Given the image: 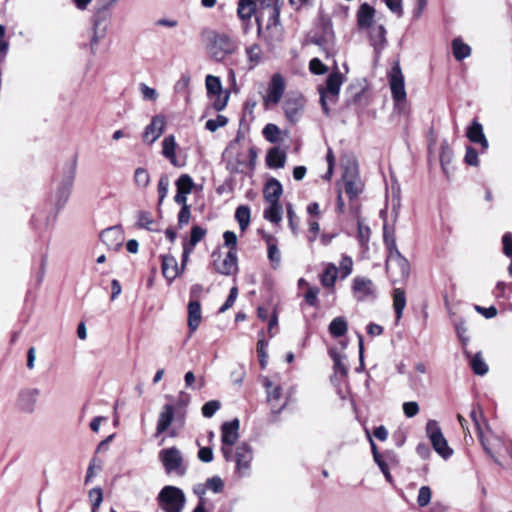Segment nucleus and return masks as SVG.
I'll return each mask as SVG.
<instances>
[{
	"label": "nucleus",
	"mask_w": 512,
	"mask_h": 512,
	"mask_svg": "<svg viewBox=\"0 0 512 512\" xmlns=\"http://www.w3.org/2000/svg\"><path fill=\"white\" fill-rule=\"evenodd\" d=\"M390 89L392 98L395 102L399 103L404 101L406 98V90L404 84V76L401 72V68L398 64L393 66L390 74Z\"/></svg>",
	"instance_id": "f8f14e48"
},
{
	"label": "nucleus",
	"mask_w": 512,
	"mask_h": 512,
	"mask_svg": "<svg viewBox=\"0 0 512 512\" xmlns=\"http://www.w3.org/2000/svg\"><path fill=\"white\" fill-rule=\"evenodd\" d=\"M386 271L393 282H398L408 277L410 265L408 260L400 254L399 250H394L388 254Z\"/></svg>",
	"instance_id": "39448f33"
},
{
	"label": "nucleus",
	"mask_w": 512,
	"mask_h": 512,
	"mask_svg": "<svg viewBox=\"0 0 512 512\" xmlns=\"http://www.w3.org/2000/svg\"><path fill=\"white\" fill-rule=\"evenodd\" d=\"M133 181L138 188L145 189L150 184V174L145 168L138 167L134 171Z\"/></svg>",
	"instance_id": "ea45409f"
},
{
	"label": "nucleus",
	"mask_w": 512,
	"mask_h": 512,
	"mask_svg": "<svg viewBox=\"0 0 512 512\" xmlns=\"http://www.w3.org/2000/svg\"><path fill=\"white\" fill-rule=\"evenodd\" d=\"M455 329H456V333H457L463 347H465L469 341V338L467 336L468 329L465 325V322H463V321L458 322L455 326Z\"/></svg>",
	"instance_id": "e2e57ef3"
},
{
	"label": "nucleus",
	"mask_w": 512,
	"mask_h": 512,
	"mask_svg": "<svg viewBox=\"0 0 512 512\" xmlns=\"http://www.w3.org/2000/svg\"><path fill=\"white\" fill-rule=\"evenodd\" d=\"M431 500V489L428 486H422L419 490L417 502L419 506L425 507Z\"/></svg>",
	"instance_id": "bf43d9fd"
},
{
	"label": "nucleus",
	"mask_w": 512,
	"mask_h": 512,
	"mask_svg": "<svg viewBox=\"0 0 512 512\" xmlns=\"http://www.w3.org/2000/svg\"><path fill=\"white\" fill-rule=\"evenodd\" d=\"M157 501L164 512H182L185 507L186 497L180 488L167 485L159 492Z\"/></svg>",
	"instance_id": "f03ea898"
},
{
	"label": "nucleus",
	"mask_w": 512,
	"mask_h": 512,
	"mask_svg": "<svg viewBox=\"0 0 512 512\" xmlns=\"http://www.w3.org/2000/svg\"><path fill=\"white\" fill-rule=\"evenodd\" d=\"M264 218L272 223L278 224L282 220V207L279 202H270L269 207L264 210Z\"/></svg>",
	"instance_id": "72a5a7b5"
},
{
	"label": "nucleus",
	"mask_w": 512,
	"mask_h": 512,
	"mask_svg": "<svg viewBox=\"0 0 512 512\" xmlns=\"http://www.w3.org/2000/svg\"><path fill=\"white\" fill-rule=\"evenodd\" d=\"M375 9L367 3L362 4L357 11V23L359 28H369L374 20Z\"/></svg>",
	"instance_id": "393cba45"
},
{
	"label": "nucleus",
	"mask_w": 512,
	"mask_h": 512,
	"mask_svg": "<svg viewBox=\"0 0 512 512\" xmlns=\"http://www.w3.org/2000/svg\"><path fill=\"white\" fill-rule=\"evenodd\" d=\"M213 97V108L216 111H222L227 105L229 99V92L224 91L221 94L214 95Z\"/></svg>",
	"instance_id": "4d7b16f0"
},
{
	"label": "nucleus",
	"mask_w": 512,
	"mask_h": 512,
	"mask_svg": "<svg viewBox=\"0 0 512 512\" xmlns=\"http://www.w3.org/2000/svg\"><path fill=\"white\" fill-rule=\"evenodd\" d=\"M89 499L92 503V512H97L103 501V492L100 487H95L89 492Z\"/></svg>",
	"instance_id": "8fccbe9b"
},
{
	"label": "nucleus",
	"mask_w": 512,
	"mask_h": 512,
	"mask_svg": "<svg viewBox=\"0 0 512 512\" xmlns=\"http://www.w3.org/2000/svg\"><path fill=\"white\" fill-rule=\"evenodd\" d=\"M245 52L251 68L259 64L262 56V49L258 44L248 46Z\"/></svg>",
	"instance_id": "37998d69"
},
{
	"label": "nucleus",
	"mask_w": 512,
	"mask_h": 512,
	"mask_svg": "<svg viewBox=\"0 0 512 512\" xmlns=\"http://www.w3.org/2000/svg\"><path fill=\"white\" fill-rule=\"evenodd\" d=\"M470 417L474 422L478 437L483 445V448L486 450V452L489 455L492 456L491 448H490L489 444L486 442V440L484 439L483 432H482L481 425H480V419L482 418V412L480 410L477 411L476 409H473L470 412Z\"/></svg>",
	"instance_id": "f704fd0d"
},
{
	"label": "nucleus",
	"mask_w": 512,
	"mask_h": 512,
	"mask_svg": "<svg viewBox=\"0 0 512 512\" xmlns=\"http://www.w3.org/2000/svg\"><path fill=\"white\" fill-rule=\"evenodd\" d=\"M285 82L280 74H274L269 84L267 95L264 97L265 105L278 104L284 94Z\"/></svg>",
	"instance_id": "2eb2a0df"
},
{
	"label": "nucleus",
	"mask_w": 512,
	"mask_h": 512,
	"mask_svg": "<svg viewBox=\"0 0 512 512\" xmlns=\"http://www.w3.org/2000/svg\"><path fill=\"white\" fill-rule=\"evenodd\" d=\"M220 408V403L216 400L206 402L202 407V414L204 417H212Z\"/></svg>",
	"instance_id": "052dcab7"
},
{
	"label": "nucleus",
	"mask_w": 512,
	"mask_h": 512,
	"mask_svg": "<svg viewBox=\"0 0 512 512\" xmlns=\"http://www.w3.org/2000/svg\"><path fill=\"white\" fill-rule=\"evenodd\" d=\"M206 487L214 493H220L223 491L224 482L219 476H214L206 480Z\"/></svg>",
	"instance_id": "6e6d98bb"
},
{
	"label": "nucleus",
	"mask_w": 512,
	"mask_h": 512,
	"mask_svg": "<svg viewBox=\"0 0 512 512\" xmlns=\"http://www.w3.org/2000/svg\"><path fill=\"white\" fill-rule=\"evenodd\" d=\"M228 123V119L223 115H218L215 119H209L206 122V129L215 132L218 128L224 127Z\"/></svg>",
	"instance_id": "5fc2aeb1"
},
{
	"label": "nucleus",
	"mask_w": 512,
	"mask_h": 512,
	"mask_svg": "<svg viewBox=\"0 0 512 512\" xmlns=\"http://www.w3.org/2000/svg\"><path fill=\"white\" fill-rule=\"evenodd\" d=\"M353 269V260L349 256H344L340 262V270L343 273V277H347L351 274Z\"/></svg>",
	"instance_id": "774afa93"
},
{
	"label": "nucleus",
	"mask_w": 512,
	"mask_h": 512,
	"mask_svg": "<svg viewBox=\"0 0 512 512\" xmlns=\"http://www.w3.org/2000/svg\"><path fill=\"white\" fill-rule=\"evenodd\" d=\"M375 463L378 465V467L380 468V470L382 471L385 479L389 482V483H392L393 482V478H392V475L389 471V465L388 463L386 462V460L381 456V458H378V460H374Z\"/></svg>",
	"instance_id": "338daca9"
},
{
	"label": "nucleus",
	"mask_w": 512,
	"mask_h": 512,
	"mask_svg": "<svg viewBox=\"0 0 512 512\" xmlns=\"http://www.w3.org/2000/svg\"><path fill=\"white\" fill-rule=\"evenodd\" d=\"M283 188L281 183L277 179H270L264 187V198L270 202H279V198L282 195Z\"/></svg>",
	"instance_id": "cd10ccee"
},
{
	"label": "nucleus",
	"mask_w": 512,
	"mask_h": 512,
	"mask_svg": "<svg viewBox=\"0 0 512 512\" xmlns=\"http://www.w3.org/2000/svg\"><path fill=\"white\" fill-rule=\"evenodd\" d=\"M453 55L457 60H463L471 53L469 45L462 42L461 39H454L452 43Z\"/></svg>",
	"instance_id": "a19ab883"
},
{
	"label": "nucleus",
	"mask_w": 512,
	"mask_h": 512,
	"mask_svg": "<svg viewBox=\"0 0 512 512\" xmlns=\"http://www.w3.org/2000/svg\"><path fill=\"white\" fill-rule=\"evenodd\" d=\"M309 69L316 75L324 74L327 70L326 66L318 58H313L309 63Z\"/></svg>",
	"instance_id": "69168bd1"
},
{
	"label": "nucleus",
	"mask_w": 512,
	"mask_h": 512,
	"mask_svg": "<svg viewBox=\"0 0 512 512\" xmlns=\"http://www.w3.org/2000/svg\"><path fill=\"white\" fill-rule=\"evenodd\" d=\"M304 107V99L301 96L289 97L283 103V109L287 120L296 123Z\"/></svg>",
	"instance_id": "a211bd4d"
},
{
	"label": "nucleus",
	"mask_w": 512,
	"mask_h": 512,
	"mask_svg": "<svg viewBox=\"0 0 512 512\" xmlns=\"http://www.w3.org/2000/svg\"><path fill=\"white\" fill-rule=\"evenodd\" d=\"M237 296H238V289H237V287H232L230 289V293H229L225 303L220 307L219 313H224L229 308H231L233 306Z\"/></svg>",
	"instance_id": "680f3d73"
},
{
	"label": "nucleus",
	"mask_w": 512,
	"mask_h": 512,
	"mask_svg": "<svg viewBox=\"0 0 512 512\" xmlns=\"http://www.w3.org/2000/svg\"><path fill=\"white\" fill-rule=\"evenodd\" d=\"M383 238L384 243L388 249V252H393L394 250H398L396 246V240L394 237V233L392 230L388 228L387 225H384L383 227Z\"/></svg>",
	"instance_id": "603ef678"
},
{
	"label": "nucleus",
	"mask_w": 512,
	"mask_h": 512,
	"mask_svg": "<svg viewBox=\"0 0 512 512\" xmlns=\"http://www.w3.org/2000/svg\"><path fill=\"white\" fill-rule=\"evenodd\" d=\"M282 33L283 29L281 25H277L267 30L263 27V33L260 36L264 38L270 47H274L282 40Z\"/></svg>",
	"instance_id": "2f4dec72"
},
{
	"label": "nucleus",
	"mask_w": 512,
	"mask_h": 512,
	"mask_svg": "<svg viewBox=\"0 0 512 512\" xmlns=\"http://www.w3.org/2000/svg\"><path fill=\"white\" fill-rule=\"evenodd\" d=\"M205 49L211 60L223 63L238 51L239 45L230 34L209 30L205 33Z\"/></svg>",
	"instance_id": "f257e3e1"
},
{
	"label": "nucleus",
	"mask_w": 512,
	"mask_h": 512,
	"mask_svg": "<svg viewBox=\"0 0 512 512\" xmlns=\"http://www.w3.org/2000/svg\"><path fill=\"white\" fill-rule=\"evenodd\" d=\"M264 386L267 392V400L271 404L273 412L281 411V409L284 408L285 406V403H278L282 397L281 387L278 385H274L270 380H266Z\"/></svg>",
	"instance_id": "412c9836"
},
{
	"label": "nucleus",
	"mask_w": 512,
	"mask_h": 512,
	"mask_svg": "<svg viewBox=\"0 0 512 512\" xmlns=\"http://www.w3.org/2000/svg\"><path fill=\"white\" fill-rule=\"evenodd\" d=\"M212 257L214 258V261H213L214 269L218 273H220L222 275L230 276L237 272L238 263H237L236 251L229 250L223 259H220V254H218V253H213Z\"/></svg>",
	"instance_id": "9d476101"
},
{
	"label": "nucleus",
	"mask_w": 512,
	"mask_h": 512,
	"mask_svg": "<svg viewBox=\"0 0 512 512\" xmlns=\"http://www.w3.org/2000/svg\"><path fill=\"white\" fill-rule=\"evenodd\" d=\"M471 366L475 374L485 375L488 372V366L480 353H476L471 359Z\"/></svg>",
	"instance_id": "49530a36"
},
{
	"label": "nucleus",
	"mask_w": 512,
	"mask_h": 512,
	"mask_svg": "<svg viewBox=\"0 0 512 512\" xmlns=\"http://www.w3.org/2000/svg\"><path fill=\"white\" fill-rule=\"evenodd\" d=\"M159 459L164 466L166 473H175L183 476L186 473V466L181 451L176 447L163 449L159 452Z\"/></svg>",
	"instance_id": "20e7f679"
},
{
	"label": "nucleus",
	"mask_w": 512,
	"mask_h": 512,
	"mask_svg": "<svg viewBox=\"0 0 512 512\" xmlns=\"http://www.w3.org/2000/svg\"><path fill=\"white\" fill-rule=\"evenodd\" d=\"M177 191L181 194H190L195 186L193 179L188 174H181L175 182Z\"/></svg>",
	"instance_id": "e433bc0d"
},
{
	"label": "nucleus",
	"mask_w": 512,
	"mask_h": 512,
	"mask_svg": "<svg viewBox=\"0 0 512 512\" xmlns=\"http://www.w3.org/2000/svg\"><path fill=\"white\" fill-rule=\"evenodd\" d=\"M174 419V407L170 404L163 406L157 421L156 434H162L171 425Z\"/></svg>",
	"instance_id": "4be33fe9"
},
{
	"label": "nucleus",
	"mask_w": 512,
	"mask_h": 512,
	"mask_svg": "<svg viewBox=\"0 0 512 512\" xmlns=\"http://www.w3.org/2000/svg\"><path fill=\"white\" fill-rule=\"evenodd\" d=\"M202 320L201 305L198 300H190L188 304V327L195 332Z\"/></svg>",
	"instance_id": "5701e85b"
},
{
	"label": "nucleus",
	"mask_w": 512,
	"mask_h": 512,
	"mask_svg": "<svg viewBox=\"0 0 512 512\" xmlns=\"http://www.w3.org/2000/svg\"><path fill=\"white\" fill-rule=\"evenodd\" d=\"M235 218L242 231H245L250 224V208L245 205H241L236 209Z\"/></svg>",
	"instance_id": "58836bf2"
},
{
	"label": "nucleus",
	"mask_w": 512,
	"mask_h": 512,
	"mask_svg": "<svg viewBox=\"0 0 512 512\" xmlns=\"http://www.w3.org/2000/svg\"><path fill=\"white\" fill-rule=\"evenodd\" d=\"M100 238L111 250H118L124 241V233L121 226H112L102 231Z\"/></svg>",
	"instance_id": "f3484780"
},
{
	"label": "nucleus",
	"mask_w": 512,
	"mask_h": 512,
	"mask_svg": "<svg viewBox=\"0 0 512 512\" xmlns=\"http://www.w3.org/2000/svg\"><path fill=\"white\" fill-rule=\"evenodd\" d=\"M205 85L209 96L221 94L223 91L220 78L213 75L206 76Z\"/></svg>",
	"instance_id": "79ce46f5"
},
{
	"label": "nucleus",
	"mask_w": 512,
	"mask_h": 512,
	"mask_svg": "<svg viewBox=\"0 0 512 512\" xmlns=\"http://www.w3.org/2000/svg\"><path fill=\"white\" fill-rule=\"evenodd\" d=\"M279 15L280 10L278 7H270L266 11H258V14L255 18L258 35H262L263 27L265 30H267L274 26L280 25Z\"/></svg>",
	"instance_id": "ddd939ff"
},
{
	"label": "nucleus",
	"mask_w": 512,
	"mask_h": 512,
	"mask_svg": "<svg viewBox=\"0 0 512 512\" xmlns=\"http://www.w3.org/2000/svg\"><path fill=\"white\" fill-rule=\"evenodd\" d=\"M342 82L341 73L333 72L328 76L326 80V86L319 88L320 102L325 115L329 114L328 103L330 102L334 104L336 102Z\"/></svg>",
	"instance_id": "7ed1b4c3"
},
{
	"label": "nucleus",
	"mask_w": 512,
	"mask_h": 512,
	"mask_svg": "<svg viewBox=\"0 0 512 512\" xmlns=\"http://www.w3.org/2000/svg\"><path fill=\"white\" fill-rule=\"evenodd\" d=\"M74 178L75 173L72 171L69 175L65 176L60 183L56 192V204L58 207H63L67 203L72 192Z\"/></svg>",
	"instance_id": "6ab92c4d"
},
{
	"label": "nucleus",
	"mask_w": 512,
	"mask_h": 512,
	"mask_svg": "<svg viewBox=\"0 0 512 512\" xmlns=\"http://www.w3.org/2000/svg\"><path fill=\"white\" fill-rule=\"evenodd\" d=\"M352 293L357 301H367L376 297V288L371 279L357 276L352 281Z\"/></svg>",
	"instance_id": "1a4fd4ad"
},
{
	"label": "nucleus",
	"mask_w": 512,
	"mask_h": 512,
	"mask_svg": "<svg viewBox=\"0 0 512 512\" xmlns=\"http://www.w3.org/2000/svg\"><path fill=\"white\" fill-rule=\"evenodd\" d=\"M426 435L430 439L434 450L441 457L447 459L453 454V450L448 446L447 440L443 436L436 420H428L426 424Z\"/></svg>",
	"instance_id": "0eeeda50"
},
{
	"label": "nucleus",
	"mask_w": 512,
	"mask_h": 512,
	"mask_svg": "<svg viewBox=\"0 0 512 512\" xmlns=\"http://www.w3.org/2000/svg\"><path fill=\"white\" fill-rule=\"evenodd\" d=\"M169 186H170L169 177L167 175H161L159 182H158V187H157L158 196H159L158 205H161L163 203L164 199L166 198L168 191H169Z\"/></svg>",
	"instance_id": "09e8293b"
},
{
	"label": "nucleus",
	"mask_w": 512,
	"mask_h": 512,
	"mask_svg": "<svg viewBox=\"0 0 512 512\" xmlns=\"http://www.w3.org/2000/svg\"><path fill=\"white\" fill-rule=\"evenodd\" d=\"M240 422L238 419H233L222 425L221 440L223 445L233 446L239 438Z\"/></svg>",
	"instance_id": "aec40b11"
},
{
	"label": "nucleus",
	"mask_w": 512,
	"mask_h": 512,
	"mask_svg": "<svg viewBox=\"0 0 512 512\" xmlns=\"http://www.w3.org/2000/svg\"><path fill=\"white\" fill-rule=\"evenodd\" d=\"M263 135L270 143H276L280 140L281 131L277 125L269 123L263 128Z\"/></svg>",
	"instance_id": "a18cd8bd"
},
{
	"label": "nucleus",
	"mask_w": 512,
	"mask_h": 512,
	"mask_svg": "<svg viewBox=\"0 0 512 512\" xmlns=\"http://www.w3.org/2000/svg\"><path fill=\"white\" fill-rule=\"evenodd\" d=\"M162 274L169 281H173L179 274L178 263L171 255L162 256Z\"/></svg>",
	"instance_id": "bb28decb"
},
{
	"label": "nucleus",
	"mask_w": 512,
	"mask_h": 512,
	"mask_svg": "<svg viewBox=\"0 0 512 512\" xmlns=\"http://www.w3.org/2000/svg\"><path fill=\"white\" fill-rule=\"evenodd\" d=\"M270 239L271 236L268 237L267 241H270ZM268 259L271 262L273 269L279 268L281 263V252L276 244L270 242H268Z\"/></svg>",
	"instance_id": "c03bdc74"
},
{
	"label": "nucleus",
	"mask_w": 512,
	"mask_h": 512,
	"mask_svg": "<svg viewBox=\"0 0 512 512\" xmlns=\"http://www.w3.org/2000/svg\"><path fill=\"white\" fill-rule=\"evenodd\" d=\"M350 199L356 198L363 190V183L358 175L355 162L348 163L343 170L341 187Z\"/></svg>",
	"instance_id": "423d86ee"
},
{
	"label": "nucleus",
	"mask_w": 512,
	"mask_h": 512,
	"mask_svg": "<svg viewBox=\"0 0 512 512\" xmlns=\"http://www.w3.org/2000/svg\"><path fill=\"white\" fill-rule=\"evenodd\" d=\"M257 153L250 148L248 154L239 152L227 161V169L232 173H247L255 168Z\"/></svg>",
	"instance_id": "6e6552de"
},
{
	"label": "nucleus",
	"mask_w": 512,
	"mask_h": 512,
	"mask_svg": "<svg viewBox=\"0 0 512 512\" xmlns=\"http://www.w3.org/2000/svg\"><path fill=\"white\" fill-rule=\"evenodd\" d=\"M165 117L156 115L152 118L149 125L146 126L142 138L147 144L154 143L162 135L165 127Z\"/></svg>",
	"instance_id": "dca6fc26"
},
{
	"label": "nucleus",
	"mask_w": 512,
	"mask_h": 512,
	"mask_svg": "<svg viewBox=\"0 0 512 512\" xmlns=\"http://www.w3.org/2000/svg\"><path fill=\"white\" fill-rule=\"evenodd\" d=\"M338 269L334 264H329L321 276V283L327 288L334 287Z\"/></svg>",
	"instance_id": "4c0bfd02"
},
{
	"label": "nucleus",
	"mask_w": 512,
	"mask_h": 512,
	"mask_svg": "<svg viewBox=\"0 0 512 512\" xmlns=\"http://www.w3.org/2000/svg\"><path fill=\"white\" fill-rule=\"evenodd\" d=\"M154 220L149 212H140L137 217V226L148 230H153Z\"/></svg>",
	"instance_id": "864d4df0"
},
{
	"label": "nucleus",
	"mask_w": 512,
	"mask_h": 512,
	"mask_svg": "<svg viewBox=\"0 0 512 512\" xmlns=\"http://www.w3.org/2000/svg\"><path fill=\"white\" fill-rule=\"evenodd\" d=\"M406 307V295L404 290L396 288L393 291V308L396 315V322L402 318L403 311Z\"/></svg>",
	"instance_id": "7c9ffc66"
},
{
	"label": "nucleus",
	"mask_w": 512,
	"mask_h": 512,
	"mask_svg": "<svg viewBox=\"0 0 512 512\" xmlns=\"http://www.w3.org/2000/svg\"><path fill=\"white\" fill-rule=\"evenodd\" d=\"M332 358L334 362V369L337 373H340L342 376H346L348 372V366L346 364V357L337 352L332 353Z\"/></svg>",
	"instance_id": "de8ad7c7"
},
{
	"label": "nucleus",
	"mask_w": 512,
	"mask_h": 512,
	"mask_svg": "<svg viewBox=\"0 0 512 512\" xmlns=\"http://www.w3.org/2000/svg\"><path fill=\"white\" fill-rule=\"evenodd\" d=\"M348 330V324L344 317L334 318L329 324V332L333 337H342Z\"/></svg>",
	"instance_id": "473e14b6"
},
{
	"label": "nucleus",
	"mask_w": 512,
	"mask_h": 512,
	"mask_svg": "<svg viewBox=\"0 0 512 512\" xmlns=\"http://www.w3.org/2000/svg\"><path fill=\"white\" fill-rule=\"evenodd\" d=\"M403 412L408 418L416 416L419 412V405L415 401L405 402L403 404Z\"/></svg>",
	"instance_id": "0e129e2a"
},
{
	"label": "nucleus",
	"mask_w": 512,
	"mask_h": 512,
	"mask_svg": "<svg viewBox=\"0 0 512 512\" xmlns=\"http://www.w3.org/2000/svg\"><path fill=\"white\" fill-rule=\"evenodd\" d=\"M466 135L471 142L480 144L484 150L488 148L489 145L483 133V127L478 121L474 120L471 123Z\"/></svg>",
	"instance_id": "b1692460"
},
{
	"label": "nucleus",
	"mask_w": 512,
	"mask_h": 512,
	"mask_svg": "<svg viewBox=\"0 0 512 512\" xmlns=\"http://www.w3.org/2000/svg\"><path fill=\"white\" fill-rule=\"evenodd\" d=\"M266 163L270 168H283L286 163V153L278 147H273L267 153Z\"/></svg>",
	"instance_id": "c85d7f7f"
},
{
	"label": "nucleus",
	"mask_w": 512,
	"mask_h": 512,
	"mask_svg": "<svg viewBox=\"0 0 512 512\" xmlns=\"http://www.w3.org/2000/svg\"><path fill=\"white\" fill-rule=\"evenodd\" d=\"M252 451L248 444L241 443L236 449V471L241 477L249 475Z\"/></svg>",
	"instance_id": "4468645a"
},
{
	"label": "nucleus",
	"mask_w": 512,
	"mask_h": 512,
	"mask_svg": "<svg viewBox=\"0 0 512 512\" xmlns=\"http://www.w3.org/2000/svg\"><path fill=\"white\" fill-rule=\"evenodd\" d=\"M206 230L200 226H193L191 229L190 240L187 243L192 249L204 238Z\"/></svg>",
	"instance_id": "3c124183"
},
{
	"label": "nucleus",
	"mask_w": 512,
	"mask_h": 512,
	"mask_svg": "<svg viewBox=\"0 0 512 512\" xmlns=\"http://www.w3.org/2000/svg\"><path fill=\"white\" fill-rule=\"evenodd\" d=\"M254 14H258V8L253 0L238 1L237 15L242 22L250 21Z\"/></svg>",
	"instance_id": "a878e982"
},
{
	"label": "nucleus",
	"mask_w": 512,
	"mask_h": 512,
	"mask_svg": "<svg viewBox=\"0 0 512 512\" xmlns=\"http://www.w3.org/2000/svg\"><path fill=\"white\" fill-rule=\"evenodd\" d=\"M177 143L173 135L166 136L162 141V154L169 159L172 165L179 166L176 158Z\"/></svg>",
	"instance_id": "c756f323"
},
{
	"label": "nucleus",
	"mask_w": 512,
	"mask_h": 512,
	"mask_svg": "<svg viewBox=\"0 0 512 512\" xmlns=\"http://www.w3.org/2000/svg\"><path fill=\"white\" fill-rule=\"evenodd\" d=\"M139 89L142 95V98L147 101H156L158 98V92L154 89L146 85L145 83H141L139 85Z\"/></svg>",
	"instance_id": "13d9d810"
},
{
	"label": "nucleus",
	"mask_w": 512,
	"mask_h": 512,
	"mask_svg": "<svg viewBox=\"0 0 512 512\" xmlns=\"http://www.w3.org/2000/svg\"><path fill=\"white\" fill-rule=\"evenodd\" d=\"M40 394L41 391L38 388L26 387L21 389L17 396V407L25 413H33Z\"/></svg>",
	"instance_id": "9b49d317"
},
{
	"label": "nucleus",
	"mask_w": 512,
	"mask_h": 512,
	"mask_svg": "<svg viewBox=\"0 0 512 512\" xmlns=\"http://www.w3.org/2000/svg\"><path fill=\"white\" fill-rule=\"evenodd\" d=\"M107 32V25L102 20H96L93 26V35L90 41L92 49L104 39Z\"/></svg>",
	"instance_id": "c9c22d12"
}]
</instances>
